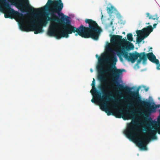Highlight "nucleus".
<instances>
[{
  "instance_id": "nucleus-4",
  "label": "nucleus",
  "mask_w": 160,
  "mask_h": 160,
  "mask_svg": "<svg viewBox=\"0 0 160 160\" xmlns=\"http://www.w3.org/2000/svg\"><path fill=\"white\" fill-rule=\"evenodd\" d=\"M129 56L128 55V52H126L124 56V58L128 62H131L132 63L135 62L138 57L139 58L137 61V64H139L142 60L143 64L146 63L147 58L151 62L158 65L159 63V60L156 58L155 56L152 52H149L146 54L145 52L139 53L135 52L134 53H129Z\"/></svg>"
},
{
  "instance_id": "nucleus-15",
  "label": "nucleus",
  "mask_w": 160,
  "mask_h": 160,
  "mask_svg": "<svg viewBox=\"0 0 160 160\" xmlns=\"http://www.w3.org/2000/svg\"><path fill=\"white\" fill-rule=\"evenodd\" d=\"M96 58H98V62L100 63V62H102L103 61V59H102L101 58L99 57L98 55V54H96Z\"/></svg>"
},
{
  "instance_id": "nucleus-5",
  "label": "nucleus",
  "mask_w": 160,
  "mask_h": 160,
  "mask_svg": "<svg viewBox=\"0 0 160 160\" xmlns=\"http://www.w3.org/2000/svg\"><path fill=\"white\" fill-rule=\"evenodd\" d=\"M11 5L15 6L18 8L20 9L22 12H26V8L32 13H40L43 10L42 8L35 9L30 6L29 4L28 0H14L13 1L9 0Z\"/></svg>"
},
{
  "instance_id": "nucleus-28",
  "label": "nucleus",
  "mask_w": 160,
  "mask_h": 160,
  "mask_svg": "<svg viewBox=\"0 0 160 160\" xmlns=\"http://www.w3.org/2000/svg\"><path fill=\"white\" fill-rule=\"evenodd\" d=\"M150 24V23H149V22H148V23H147V24Z\"/></svg>"
},
{
  "instance_id": "nucleus-1",
  "label": "nucleus",
  "mask_w": 160,
  "mask_h": 160,
  "mask_svg": "<svg viewBox=\"0 0 160 160\" xmlns=\"http://www.w3.org/2000/svg\"><path fill=\"white\" fill-rule=\"evenodd\" d=\"M106 60L112 63L114 66L113 67L111 66H108L106 67L104 69L102 68L101 64L99 67V68H98V78L101 83L98 86V88L100 90L103 96H101V93L98 91L95 87V79L93 78V80L91 84L92 89L90 92H92V95L95 99L97 100H103L105 97L108 98V100H111V99H112L114 102L112 106V108L117 111L116 112V117L117 118H120L122 117L124 120H126L125 117L119 114L118 112H120L123 115V112L122 109H119L118 108L120 104V102L118 99H115L111 91H107V89H110L111 88H114V87L112 85L107 84L106 82L107 78L105 77L104 75L109 73H112L113 77L112 81L113 82L117 85L118 88L119 89L123 90L125 92L129 93L134 98L138 97L139 94V89L137 90L136 91H131L132 88L127 86H124L121 84H119L118 79L120 75L122 74L123 71H125L123 69H117L116 67L115 66L116 62L118 61L117 58L115 54L109 56L107 58Z\"/></svg>"
},
{
  "instance_id": "nucleus-25",
  "label": "nucleus",
  "mask_w": 160,
  "mask_h": 160,
  "mask_svg": "<svg viewBox=\"0 0 160 160\" xmlns=\"http://www.w3.org/2000/svg\"><path fill=\"white\" fill-rule=\"evenodd\" d=\"M90 71H91V72H92V69H91Z\"/></svg>"
},
{
  "instance_id": "nucleus-10",
  "label": "nucleus",
  "mask_w": 160,
  "mask_h": 160,
  "mask_svg": "<svg viewBox=\"0 0 160 160\" xmlns=\"http://www.w3.org/2000/svg\"><path fill=\"white\" fill-rule=\"evenodd\" d=\"M107 106V104L106 102H102L100 106V108L102 110L105 111L108 115H111L112 112L108 109Z\"/></svg>"
},
{
  "instance_id": "nucleus-3",
  "label": "nucleus",
  "mask_w": 160,
  "mask_h": 160,
  "mask_svg": "<svg viewBox=\"0 0 160 160\" xmlns=\"http://www.w3.org/2000/svg\"><path fill=\"white\" fill-rule=\"evenodd\" d=\"M137 125V122H132L127 125V129L124 131V133L127 137L131 140H135L138 146L143 150L147 149L146 145L151 139H155L157 138L156 134L158 132L160 134V130L157 128L154 127L153 129H149L147 131V135L146 136L138 138L139 134L138 132L140 130L136 126Z\"/></svg>"
},
{
  "instance_id": "nucleus-14",
  "label": "nucleus",
  "mask_w": 160,
  "mask_h": 160,
  "mask_svg": "<svg viewBox=\"0 0 160 160\" xmlns=\"http://www.w3.org/2000/svg\"><path fill=\"white\" fill-rule=\"evenodd\" d=\"M114 7L112 6H111L110 8H108L107 11L109 13L111 14L113 12V10Z\"/></svg>"
},
{
  "instance_id": "nucleus-11",
  "label": "nucleus",
  "mask_w": 160,
  "mask_h": 160,
  "mask_svg": "<svg viewBox=\"0 0 160 160\" xmlns=\"http://www.w3.org/2000/svg\"><path fill=\"white\" fill-rule=\"evenodd\" d=\"M136 111L135 109L130 110V112L127 111L126 113L128 115L130 118H133L135 117V111Z\"/></svg>"
},
{
  "instance_id": "nucleus-20",
  "label": "nucleus",
  "mask_w": 160,
  "mask_h": 160,
  "mask_svg": "<svg viewBox=\"0 0 160 160\" xmlns=\"http://www.w3.org/2000/svg\"><path fill=\"white\" fill-rule=\"evenodd\" d=\"M157 25V24H156V23H154L153 25V28H155L156 27V26Z\"/></svg>"
},
{
  "instance_id": "nucleus-27",
  "label": "nucleus",
  "mask_w": 160,
  "mask_h": 160,
  "mask_svg": "<svg viewBox=\"0 0 160 160\" xmlns=\"http://www.w3.org/2000/svg\"><path fill=\"white\" fill-rule=\"evenodd\" d=\"M140 115H141L142 114V113H138Z\"/></svg>"
},
{
  "instance_id": "nucleus-29",
  "label": "nucleus",
  "mask_w": 160,
  "mask_h": 160,
  "mask_svg": "<svg viewBox=\"0 0 160 160\" xmlns=\"http://www.w3.org/2000/svg\"><path fill=\"white\" fill-rule=\"evenodd\" d=\"M150 49H152V47H151L150 48Z\"/></svg>"
},
{
  "instance_id": "nucleus-24",
  "label": "nucleus",
  "mask_w": 160,
  "mask_h": 160,
  "mask_svg": "<svg viewBox=\"0 0 160 160\" xmlns=\"http://www.w3.org/2000/svg\"><path fill=\"white\" fill-rule=\"evenodd\" d=\"M122 33L125 34V32H122Z\"/></svg>"
},
{
  "instance_id": "nucleus-18",
  "label": "nucleus",
  "mask_w": 160,
  "mask_h": 160,
  "mask_svg": "<svg viewBox=\"0 0 160 160\" xmlns=\"http://www.w3.org/2000/svg\"><path fill=\"white\" fill-rule=\"evenodd\" d=\"M157 65H158L157 67V69L158 70H160V64H158Z\"/></svg>"
},
{
  "instance_id": "nucleus-9",
  "label": "nucleus",
  "mask_w": 160,
  "mask_h": 160,
  "mask_svg": "<svg viewBox=\"0 0 160 160\" xmlns=\"http://www.w3.org/2000/svg\"><path fill=\"white\" fill-rule=\"evenodd\" d=\"M122 36L118 35H113L111 38V41L112 43L115 44H118V47L120 48L122 46L121 44L122 43H125V41H127V40L122 39Z\"/></svg>"
},
{
  "instance_id": "nucleus-17",
  "label": "nucleus",
  "mask_w": 160,
  "mask_h": 160,
  "mask_svg": "<svg viewBox=\"0 0 160 160\" xmlns=\"http://www.w3.org/2000/svg\"><path fill=\"white\" fill-rule=\"evenodd\" d=\"M134 106V104L133 103H131L129 104L128 106L130 107H133Z\"/></svg>"
},
{
  "instance_id": "nucleus-8",
  "label": "nucleus",
  "mask_w": 160,
  "mask_h": 160,
  "mask_svg": "<svg viewBox=\"0 0 160 160\" xmlns=\"http://www.w3.org/2000/svg\"><path fill=\"white\" fill-rule=\"evenodd\" d=\"M153 28L151 25H149L146 28H144L141 30L136 31L137 37L139 36L142 41L145 38L149 36L150 34L153 31Z\"/></svg>"
},
{
  "instance_id": "nucleus-30",
  "label": "nucleus",
  "mask_w": 160,
  "mask_h": 160,
  "mask_svg": "<svg viewBox=\"0 0 160 160\" xmlns=\"http://www.w3.org/2000/svg\"><path fill=\"white\" fill-rule=\"evenodd\" d=\"M158 99H160V98H158Z\"/></svg>"
},
{
  "instance_id": "nucleus-7",
  "label": "nucleus",
  "mask_w": 160,
  "mask_h": 160,
  "mask_svg": "<svg viewBox=\"0 0 160 160\" xmlns=\"http://www.w3.org/2000/svg\"><path fill=\"white\" fill-rule=\"evenodd\" d=\"M137 102L139 104L145 106L146 108L147 112L149 113L155 112L156 109L160 107V104L158 105L155 104V106L154 105L151 106V103L150 102L142 101L139 98L137 100Z\"/></svg>"
},
{
  "instance_id": "nucleus-26",
  "label": "nucleus",
  "mask_w": 160,
  "mask_h": 160,
  "mask_svg": "<svg viewBox=\"0 0 160 160\" xmlns=\"http://www.w3.org/2000/svg\"><path fill=\"white\" fill-rule=\"evenodd\" d=\"M137 110L138 111H140V110Z\"/></svg>"
},
{
  "instance_id": "nucleus-19",
  "label": "nucleus",
  "mask_w": 160,
  "mask_h": 160,
  "mask_svg": "<svg viewBox=\"0 0 160 160\" xmlns=\"http://www.w3.org/2000/svg\"><path fill=\"white\" fill-rule=\"evenodd\" d=\"M91 101L93 103H96V100L94 99H91Z\"/></svg>"
},
{
  "instance_id": "nucleus-21",
  "label": "nucleus",
  "mask_w": 160,
  "mask_h": 160,
  "mask_svg": "<svg viewBox=\"0 0 160 160\" xmlns=\"http://www.w3.org/2000/svg\"><path fill=\"white\" fill-rule=\"evenodd\" d=\"M108 50L109 51H111V52H112L113 51V50L110 48H109Z\"/></svg>"
},
{
  "instance_id": "nucleus-22",
  "label": "nucleus",
  "mask_w": 160,
  "mask_h": 160,
  "mask_svg": "<svg viewBox=\"0 0 160 160\" xmlns=\"http://www.w3.org/2000/svg\"><path fill=\"white\" fill-rule=\"evenodd\" d=\"M112 23H113L112 22V21L110 23V25H112Z\"/></svg>"
},
{
  "instance_id": "nucleus-13",
  "label": "nucleus",
  "mask_w": 160,
  "mask_h": 160,
  "mask_svg": "<svg viewBox=\"0 0 160 160\" xmlns=\"http://www.w3.org/2000/svg\"><path fill=\"white\" fill-rule=\"evenodd\" d=\"M127 38L128 40L131 42L132 41H133L132 35L131 33H129L127 34Z\"/></svg>"
},
{
  "instance_id": "nucleus-16",
  "label": "nucleus",
  "mask_w": 160,
  "mask_h": 160,
  "mask_svg": "<svg viewBox=\"0 0 160 160\" xmlns=\"http://www.w3.org/2000/svg\"><path fill=\"white\" fill-rule=\"evenodd\" d=\"M142 41V40H141L139 36L136 39V42L137 43H139L140 42H141Z\"/></svg>"
},
{
  "instance_id": "nucleus-12",
  "label": "nucleus",
  "mask_w": 160,
  "mask_h": 160,
  "mask_svg": "<svg viewBox=\"0 0 160 160\" xmlns=\"http://www.w3.org/2000/svg\"><path fill=\"white\" fill-rule=\"evenodd\" d=\"M147 17H148L149 19H153L154 20H158L159 19V17H158V14H155L154 15H150V14L148 12H147L146 13Z\"/></svg>"
},
{
  "instance_id": "nucleus-2",
  "label": "nucleus",
  "mask_w": 160,
  "mask_h": 160,
  "mask_svg": "<svg viewBox=\"0 0 160 160\" xmlns=\"http://www.w3.org/2000/svg\"><path fill=\"white\" fill-rule=\"evenodd\" d=\"M1 5L6 9V13L4 14L5 18H12V16L17 18L22 23L23 22L24 15L22 13L15 11L11 8V5L8 2H6V0H0V10L2 11L3 9ZM48 13L47 15L51 17L45 16L47 19L39 18L40 16H35L34 17L38 20H35L33 18H31L30 22L31 23L29 28H28L23 23L19 25L20 29L22 31L28 32L34 31L35 34H37L43 31L42 29L43 26H45L50 21L51 23L47 32V34L50 37L54 36L56 38L58 39V31H57L56 24L54 22L57 21L58 23V19L57 18L56 14L58 15V0H48L44 8H48Z\"/></svg>"
},
{
  "instance_id": "nucleus-23",
  "label": "nucleus",
  "mask_w": 160,
  "mask_h": 160,
  "mask_svg": "<svg viewBox=\"0 0 160 160\" xmlns=\"http://www.w3.org/2000/svg\"><path fill=\"white\" fill-rule=\"evenodd\" d=\"M148 88H146V89H145V90L146 91H148Z\"/></svg>"
},
{
  "instance_id": "nucleus-6",
  "label": "nucleus",
  "mask_w": 160,
  "mask_h": 160,
  "mask_svg": "<svg viewBox=\"0 0 160 160\" xmlns=\"http://www.w3.org/2000/svg\"><path fill=\"white\" fill-rule=\"evenodd\" d=\"M125 42L127 43L128 44L122 46L119 49L116 51L117 55L119 57L121 60H122V56H123L124 58L126 52H128L126 51H129L130 50H133L134 48L133 44L132 43L127 40Z\"/></svg>"
}]
</instances>
